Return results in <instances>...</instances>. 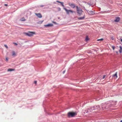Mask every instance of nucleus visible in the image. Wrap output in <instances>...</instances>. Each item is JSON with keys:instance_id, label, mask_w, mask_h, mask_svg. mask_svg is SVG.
Returning a JSON list of instances; mask_svg holds the SVG:
<instances>
[{"instance_id": "2f4dec72", "label": "nucleus", "mask_w": 122, "mask_h": 122, "mask_svg": "<svg viewBox=\"0 0 122 122\" xmlns=\"http://www.w3.org/2000/svg\"><path fill=\"white\" fill-rule=\"evenodd\" d=\"M40 6L41 7H43L44 6V5H41Z\"/></svg>"}, {"instance_id": "5701e85b", "label": "nucleus", "mask_w": 122, "mask_h": 122, "mask_svg": "<svg viewBox=\"0 0 122 122\" xmlns=\"http://www.w3.org/2000/svg\"><path fill=\"white\" fill-rule=\"evenodd\" d=\"M112 48L113 49V50H114V49H115V47L114 46H112Z\"/></svg>"}, {"instance_id": "a211bd4d", "label": "nucleus", "mask_w": 122, "mask_h": 122, "mask_svg": "<svg viewBox=\"0 0 122 122\" xmlns=\"http://www.w3.org/2000/svg\"><path fill=\"white\" fill-rule=\"evenodd\" d=\"M43 21V20L39 21L38 22H37L38 24H41L42 23V22Z\"/></svg>"}, {"instance_id": "1a4fd4ad", "label": "nucleus", "mask_w": 122, "mask_h": 122, "mask_svg": "<svg viewBox=\"0 0 122 122\" xmlns=\"http://www.w3.org/2000/svg\"><path fill=\"white\" fill-rule=\"evenodd\" d=\"M105 104H102L101 105V107L102 108V110H103V109L105 108Z\"/></svg>"}, {"instance_id": "0eeeda50", "label": "nucleus", "mask_w": 122, "mask_h": 122, "mask_svg": "<svg viewBox=\"0 0 122 122\" xmlns=\"http://www.w3.org/2000/svg\"><path fill=\"white\" fill-rule=\"evenodd\" d=\"M53 26V25L52 24H49L47 25H45L44 26L46 27H47L49 26Z\"/></svg>"}, {"instance_id": "f257e3e1", "label": "nucleus", "mask_w": 122, "mask_h": 122, "mask_svg": "<svg viewBox=\"0 0 122 122\" xmlns=\"http://www.w3.org/2000/svg\"><path fill=\"white\" fill-rule=\"evenodd\" d=\"M77 115V113L75 112H69L68 113V116L69 117H74Z\"/></svg>"}, {"instance_id": "c85d7f7f", "label": "nucleus", "mask_w": 122, "mask_h": 122, "mask_svg": "<svg viewBox=\"0 0 122 122\" xmlns=\"http://www.w3.org/2000/svg\"><path fill=\"white\" fill-rule=\"evenodd\" d=\"M37 81H34V83L35 84H36L37 83Z\"/></svg>"}, {"instance_id": "c9c22d12", "label": "nucleus", "mask_w": 122, "mask_h": 122, "mask_svg": "<svg viewBox=\"0 0 122 122\" xmlns=\"http://www.w3.org/2000/svg\"><path fill=\"white\" fill-rule=\"evenodd\" d=\"M121 41L122 42V39H121Z\"/></svg>"}, {"instance_id": "39448f33", "label": "nucleus", "mask_w": 122, "mask_h": 122, "mask_svg": "<svg viewBox=\"0 0 122 122\" xmlns=\"http://www.w3.org/2000/svg\"><path fill=\"white\" fill-rule=\"evenodd\" d=\"M35 34V32H29L26 33V34L29 36H32L33 34Z\"/></svg>"}, {"instance_id": "aec40b11", "label": "nucleus", "mask_w": 122, "mask_h": 122, "mask_svg": "<svg viewBox=\"0 0 122 122\" xmlns=\"http://www.w3.org/2000/svg\"><path fill=\"white\" fill-rule=\"evenodd\" d=\"M25 19L24 18V17H23L22 18H21V19H20V20L21 21H25Z\"/></svg>"}, {"instance_id": "20e7f679", "label": "nucleus", "mask_w": 122, "mask_h": 122, "mask_svg": "<svg viewBox=\"0 0 122 122\" xmlns=\"http://www.w3.org/2000/svg\"><path fill=\"white\" fill-rule=\"evenodd\" d=\"M63 9L65 10L66 12V13L68 14H69L70 13H72L74 12V11L72 10H67L65 8H64Z\"/></svg>"}, {"instance_id": "f03ea898", "label": "nucleus", "mask_w": 122, "mask_h": 122, "mask_svg": "<svg viewBox=\"0 0 122 122\" xmlns=\"http://www.w3.org/2000/svg\"><path fill=\"white\" fill-rule=\"evenodd\" d=\"M76 7L77 13L79 15H81L83 12L82 9L78 6H76Z\"/></svg>"}, {"instance_id": "f8f14e48", "label": "nucleus", "mask_w": 122, "mask_h": 122, "mask_svg": "<svg viewBox=\"0 0 122 122\" xmlns=\"http://www.w3.org/2000/svg\"><path fill=\"white\" fill-rule=\"evenodd\" d=\"M85 15H84L82 17H78V19L79 20H82L84 19L85 18Z\"/></svg>"}, {"instance_id": "412c9836", "label": "nucleus", "mask_w": 122, "mask_h": 122, "mask_svg": "<svg viewBox=\"0 0 122 122\" xmlns=\"http://www.w3.org/2000/svg\"><path fill=\"white\" fill-rule=\"evenodd\" d=\"M103 40V39L101 38L100 39H97V41H102Z\"/></svg>"}, {"instance_id": "9b49d317", "label": "nucleus", "mask_w": 122, "mask_h": 122, "mask_svg": "<svg viewBox=\"0 0 122 122\" xmlns=\"http://www.w3.org/2000/svg\"><path fill=\"white\" fill-rule=\"evenodd\" d=\"M101 109V108H100V106H96V109H97V111H99L100 110V109Z\"/></svg>"}, {"instance_id": "423d86ee", "label": "nucleus", "mask_w": 122, "mask_h": 122, "mask_svg": "<svg viewBox=\"0 0 122 122\" xmlns=\"http://www.w3.org/2000/svg\"><path fill=\"white\" fill-rule=\"evenodd\" d=\"M68 5H69L71 8H74L76 7L75 5L73 3H68Z\"/></svg>"}, {"instance_id": "bb28decb", "label": "nucleus", "mask_w": 122, "mask_h": 122, "mask_svg": "<svg viewBox=\"0 0 122 122\" xmlns=\"http://www.w3.org/2000/svg\"><path fill=\"white\" fill-rule=\"evenodd\" d=\"M4 46H5V47H6L7 48H8V47L6 45H4Z\"/></svg>"}, {"instance_id": "4c0bfd02", "label": "nucleus", "mask_w": 122, "mask_h": 122, "mask_svg": "<svg viewBox=\"0 0 122 122\" xmlns=\"http://www.w3.org/2000/svg\"><path fill=\"white\" fill-rule=\"evenodd\" d=\"M120 122H122V120Z\"/></svg>"}, {"instance_id": "f3484780", "label": "nucleus", "mask_w": 122, "mask_h": 122, "mask_svg": "<svg viewBox=\"0 0 122 122\" xmlns=\"http://www.w3.org/2000/svg\"><path fill=\"white\" fill-rule=\"evenodd\" d=\"M15 70L14 69H8V70L7 71H14Z\"/></svg>"}, {"instance_id": "473e14b6", "label": "nucleus", "mask_w": 122, "mask_h": 122, "mask_svg": "<svg viewBox=\"0 0 122 122\" xmlns=\"http://www.w3.org/2000/svg\"><path fill=\"white\" fill-rule=\"evenodd\" d=\"M53 23H54V24H56V23L55 22H53Z\"/></svg>"}, {"instance_id": "b1692460", "label": "nucleus", "mask_w": 122, "mask_h": 122, "mask_svg": "<svg viewBox=\"0 0 122 122\" xmlns=\"http://www.w3.org/2000/svg\"><path fill=\"white\" fill-rule=\"evenodd\" d=\"M61 4L62 6L64 7V5H63V2H61Z\"/></svg>"}, {"instance_id": "6e6552de", "label": "nucleus", "mask_w": 122, "mask_h": 122, "mask_svg": "<svg viewBox=\"0 0 122 122\" xmlns=\"http://www.w3.org/2000/svg\"><path fill=\"white\" fill-rule=\"evenodd\" d=\"M35 14L39 18H41L42 17V15L40 13L37 14L35 13Z\"/></svg>"}, {"instance_id": "e433bc0d", "label": "nucleus", "mask_w": 122, "mask_h": 122, "mask_svg": "<svg viewBox=\"0 0 122 122\" xmlns=\"http://www.w3.org/2000/svg\"><path fill=\"white\" fill-rule=\"evenodd\" d=\"M93 110H91V111H93Z\"/></svg>"}, {"instance_id": "393cba45", "label": "nucleus", "mask_w": 122, "mask_h": 122, "mask_svg": "<svg viewBox=\"0 0 122 122\" xmlns=\"http://www.w3.org/2000/svg\"><path fill=\"white\" fill-rule=\"evenodd\" d=\"M6 59V61H8V58L7 57H6L5 58Z\"/></svg>"}, {"instance_id": "cd10ccee", "label": "nucleus", "mask_w": 122, "mask_h": 122, "mask_svg": "<svg viewBox=\"0 0 122 122\" xmlns=\"http://www.w3.org/2000/svg\"><path fill=\"white\" fill-rule=\"evenodd\" d=\"M56 2H57L58 3H61V2H60L59 1H57V0L56 1Z\"/></svg>"}, {"instance_id": "4468645a", "label": "nucleus", "mask_w": 122, "mask_h": 122, "mask_svg": "<svg viewBox=\"0 0 122 122\" xmlns=\"http://www.w3.org/2000/svg\"><path fill=\"white\" fill-rule=\"evenodd\" d=\"M119 48H120L119 50V52L120 53H121L122 52V47L121 46H119Z\"/></svg>"}, {"instance_id": "ddd939ff", "label": "nucleus", "mask_w": 122, "mask_h": 122, "mask_svg": "<svg viewBox=\"0 0 122 122\" xmlns=\"http://www.w3.org/2000/svg\"><path fill=\"white\" fill-rule=\"evenodd\" d=\"M90 15H93L94 14V12L92 11H90L88 13Z\"/></svg>"}, {"instance_id": "7ed1b4c3", "label": "nucleus", "mask_w": 122, "mask_h": 122, "mask_svg": "<svg viewBox=\"0 0 122 122\" xmlns=\"http://www.w3.org/2000/svg\"><path fill=\"white\" fill-rule=\"evenodd\" d=\"M95 107H92L88 109L85 111L84 112V113H90V112H94L92 111H91V110H94Z\"/></svg>"}, {"instance_id": "4be33fe9", "label": "nucleus", "mask_w": 122, "mask_h": 122, "mask_svg": "<svg viewBox=\"0 0 122 122\" xmlns=\"http://www.w3.org/2000/svg\"><path fill=\"white\" fill-rule=\"evenodd\" d=\"M111 39L112 40H113L114 39V38L113 37H111Z\"/></svg>"}, {"instance_id": "2eb2a0df", "label": "nucleus", "mask_w": 122, "mask_h": 122, "mask_svg": "<svg viewBox=\"0 0 122 122\" xmlns=\"http://www.w3.org/2000/svg\"><path fill=\"white\" fill-rule=\"evenodd\" d=\"M117 72H116L115 73V74L113 75V77H115L116 76V78H117Z\"/></svg>"}, {"instance_id": "dca6fc26", "label": "nucleus", "mask_w": 122, "mask_h": 122, "mask_svg": "<svg viewBox=\"0 0 122 122\" xmlns=\"http://www.w3.org/2000/svg\"><path fill=\"white\" fill-rule=\"evenodd\" d=\"M12 56H16V54L14 51H13L12 52Z\"/></svg>"}, {"instance_id": "72a5a7b5", "label": "nucleus", "mask_w": 122, "mask_h": 122, "mask_svg": "<svg viewBox=\"0 0 122 122\" xmlns=\"http://www.w3.org/2000/svg\"><path fill=\"white\" fill-rule=\"evenodd\" d=\"M65 72V71H63V73H64Z\"/></svg>"}, {"instance_id": "c756f323", "label": "nucleus", "mask_w": 122, "mask_h": 122, "mask_svg": "<svg viewBox=\"0 0 122 122\" xmlns=\"http://www.w3.org/2000/svg\"><path fill=\"white\" fill-rule=\"evenodd\" d=\"M13 43L14 44H15L16 45H17V44L16 43Z\"/></svg>"}, {"instance_id": "9d476101", "label": "nucleus", "mask_w": 122, "mask_h": 122, "mask_svg": "<svg viewBox=\"0 0 122 122\" xmlns=\"http://www.w3.org/2000/svg\"><path fill=\"white\" fill-rule=\"evenodd\" d=\"M120 19V18L119 17H117L116 18V19L114 20V21L115 22H118L119 21Z\"/></svg>"}, {"instance_id": "7c9ffc66", "label": "nucleus", "mask_w": 122, "mask_h": 122, "mask_svg": "<svg viewBox=\"0 0 122 122\" xmlns=\"http://www.w3.org/2000/svg\"><path fill=\"white\" fill-rule=\"evenodd\" d=\"M4 5H5V6H7L8 5L6 4H5Z\"/></svg>"}, {"instance_id": "f704fd0d", "label": "nucleus", "mask_w": 122, "mask_h": 122, "mask_svg": "<svg viewBox=\"0 0 122 122\" xmlns=\"http://www.w3.org/2000/svg\"><path fill=\"white\" fill-rule=\"evenodd\" d=\"M116 52L117 54L118 53V52L117 51H116Z\"/></svg>"}, {"instance_id": "a878e982", "label": "nucleus", "mask_w": 122, "mask_h": 122, "mask_svg": "<svg viewBox=\"0 0 122 122\" xmlns=\"http://www.w3.org/2000/svg\"><path fill=\"white\" fill-rule=\"evenodd\" d=\"M105 76H106V75H104L102 78L103 79L105 77Z\"/></svg>"}, {"instance_id": "6ab92c4d", "label": "nucleus", "mask_w": 122, "mask_h": 122, "mask_svg": "<svg viewBox=\"0 0 122 122\" xmlns=\"http://www.w3.org/2000/svg\"><path fill=\"white\" fill-rule=\"evenodd\" d=\"M89 40V38L87 36L85 39V40L86 41H87Z\"/></svg>"}]
</instances>
